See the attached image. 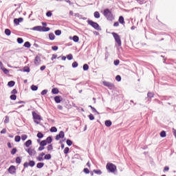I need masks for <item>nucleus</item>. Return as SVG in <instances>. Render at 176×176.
Wrapping results in <instances>:
<instances>
[{
	"label": "nucleus",
	"mask_w": 176,
	"mask_h": 176,
	"mask_svg": "<svg viewBox=\"0 0 176 176\" xmlns=\"http://www.w3.org/2000/svg\"><path fill=\"white\" fill-rule=\"evenodd\" d=\"M103 16L108 20L109 21H112L113 20V14H112V11L111 10L106 8L103 11Z\"/></svg>",
	"instance_id": "f257e3e1"
},
{
	"label": "nucleus",
	"mask_w": 176,
	"mask_h": 176,
	"mask_svg": "<svg viewBox=\"0 0 176 176\" xmlns=\"http://www.w3.org/2000/svg\"><path fill=\"white\" fill-rule=\"evenodd\" d=\"M87 23L89 24V25H91V27H92L97 31H101V27H100V25H98L97 22H94L91 20H88Z\"/></svg>",
	"instance_id": "f03ea898"
},
{
	"label": "nucleus",
	"mask_w": 176,
	"mask_h": 176,
	"mask_svg": "<svg viewBox=\"0 0 176 176\" xmlns=\"http://www.w3.org/2000/svg\"><path fill=\"white\" fill-rule=\"evenodd\" d=\"M106 168L109 173H115L116 171V165L112 163H108L106 166Z\"/></svg>",
	"instance_id": "7ed1b4c3"
},
{
	"label": "nucleus",
	"mask_w": 176,
	"mask_h": 176,
	"mask_svg": "<svg viewBox=\"0 0 176 176\" xmlns=\"http://www.w3.org/2000/svg\"><path fill=\"white\" fill-rule=\"evenodd\" d=\"M111 34H112L116 43L118 44V47L122 46V40L120 39V36H119V34H118V33H115V32H113Z\"/></svg>",
	"instance_id": "20e7f679"
},
{
	"label": "nucleus",
	"mask_w": 176,
	"mask_h": 176,
	"mask_svg": "<svg viewBox=\"0 0 176 176\" xmlns=\"http://www.w3.org/2000/svg\"><path fill=\"white\" fill-rule=\"evenodd\" d=\"M29 166H30V167H34V166H35V161H34V160H30V161L29 162V163H28V162H25V163L23 164V167H24L25 168H28Z\"/></svg>",
	"instance_id": "39448f33"
},
{
	"label": "nucleus",
	"mask_w": 176,
	"mask_h": 176,
	"mask_svg": "<svg viewBox=\"0 0 176 176\" xmlns=\"http://www.w3.org/2000/svg\"><path fill=\"white\" fill-rule=\"evenodd\" d=\"M104 86H107L110 90H112L115 88V85L109 82L104 81L103 82Z\"/></svg>",
	"instance_id": "423d86ee"
},
{
	"label": "nucleus",
	"mask_w": 176,
	"mask_h": 176,
	"mask_svg": "<svg viewBox=\"0 0 176 176\" xmlns=\"http://www.w3.org/2000/svg\"><path fill=\"white\" fill-rule=\"evenodd\" d=\"M32 116L34 120H42V117L35 111H32Z\"/></svg>",
	"instance_id": "0eeeda50"
},
{
	"label": "nucleus",
	"mask_w": 176,
	"mask_h": 176,
	"mask_svg": "<svg viewBox=\"0 0 176 176\" xmlns=\"http://www.w3.org/2000/svg\"><path fill=\"white\" fill-rule=\"evenodd\" d=\"M64 137H65V134L64 133V131H60L59 132V134L56 135L55 140H56V141H58L60 138H64Z\"/></svg>",
	"instance_id": "6e6552de"
},
{
	"label": "nucleus",
	"mask_w": 176,
	"mask_h": 176,
	"mask_svg": "<svg viewBox=\"0 0 176 176\" xmlns=\"http://www.w3.org/2000/svg\"><path fill=\"white\" fill-rule=\"evenodd\" d=\"M41 56H36L35 58H34V64L36 65H41Z\"/></svg>",
	"instance_id": "1a4fd4ad"
},
{
	"label": "nucleus",
	"mask_w": 176,
	"mask_h": 176,
	"mask_svg": "<svg viewBox=\"0 0 176 176\" xmlns=\"http://www.w3.org/2000/svg\"><path fill=\"white\" fill-rule=\"evenodd\" d=\"M8 173H10V174H14V173H16V166L13 165L10 166L8 168Z\"/></svg>",
	"instance_id": "9d476101"
},
{
	"label": "nucleus",
	"mask_w": 176,
	"mask_h": 176,
	"mask_svg": "<svg viewBox=\"0 0 176 176\" xmlns=\"http://www.w3.org/2000/svg\"><path fill=\"white\" fill-rule=\"evenodd\" d=\"M54 99L55 102H56V104H60V102L63 101V97H61L60 96H56L54 97Z\"/></svg>",
	"instance_id": "9b49d317"
},
{
	"label": "nucleus",
	"mask_w": 176,
	"mask_h": 176,
	"mask_svg": "<svg viewBox=\"0 0 176 176\" xmlns=\"http://www.w3.org/2000/svg\"><path fill=\"white\" fill-rule=\"evenodd\" d=\"M23 20H24V19H23L22 17H20L19 19H14V23L16 25H19L20 23L23 22Z\"/></svg>",
	"instance_id": "f8f14e48"
},
{
	"label": "nucleus",
	"mask_w": 176,
	"mask_h": 176,
	"mask_svg": "<svg viewBox=\"0 0 176 176\" xmlns=\"http://www.w3.org/2000/svg\"><path fill=\"white\" fill-rule=\"evenodd\" d=\"M33 31H38L39 32H42V26H34V28H31Z\"/></svg>",
	"instance_id": "ddd939ff"
},
{
	"label": "nucleus",
	"mask_w": 176,
	"mask_h": 176,
	"mask_svg": "<svg viewBox=\"0 0 176 176\" xmlns=\"http://www.w3.org/2000/svg\"><path fill=\"white\" fill-rule=\"evenodd\" d=\"M43 156H45V153L42 152L37 157V160L38 162H43Z\"/></svg>",
	"instance_id": "4468645a"
},
{
	"label": "nucleus",
	"mask_w": 176,
	"mask_h": 176,
	"mask_svg": "<svg viewBox=\"0 0 176 176\" xmlns=\"http://www.w3.org/2000/svg\"><path fill=\"white\" fill-rule=\"evenodd\" d=\"M118 21L120 24H122V25H124L125 22H124V17L123 16H120L118 19Z\"/></svg>",
	"instance_id": "2eb2a0df"
},
{
	"label": "nucleus",
	"mask_w": 176,
	"mask_h": 176,
	"mask_svg": "<svg viewBox=\"0 0 176 176\" xmlns=\"http://www.w3.org/2000/svg\"><path fill=\"white\" fill-rule=\"evenodd\" d=\"M29 155L30 156H35L36 155V151L34 148H31Z\"/></svg>",
	"instance_id": "dca6fc26"
},
{
	"label": "nucleus",
	"mask_w": 176,
	"mask_h": 176,
	"mask_svg": "<svg viewBox=\"0 0 176 176\" xmlns=\"http://www.w3.org/2000/svg\"><path fill=\"white\" fill-rule=\"evenodd\" d=\"M45 141H46L47 144H52L53 142V138L52 136H48Z\"/></svg>",
	"instance_id": "f3484780"
},
{
	"label": "nucleus",
	"mask_w": 176,
	"mask_h": 176,
	"mask_svg": "<svg viewBox=\"0 0 176 176\" xmlns=\"http://www.w3.org/2000/svg\"><path fill=\"white\" fill-rule=\"evenodd\" d=\"M30 145H32V140H28V141H26V142H25V146L27 148H29V146H30Z\"/></svg>",
	"instance_id": "a211bd4d"
},
{
	"label": "nucleus",
	"mask_w": 176,
	"mask_h": 176,
	"mask_svg": "<svg viewBox=\"0 0 176 176\" xmlns=\"http://www.w3.org/2000/svg\"><path fill=\"white\" fill-rule=\"evenodd\" d=\"M104 124L107 127H111L112 126V122L109 120H106Z\"/></svg>",
	"instance_id": "6ab92c4d"
},
{
	"label": "nucleus",
	"mask_w": 176,
	"mask_h": 176,
	"mask_svg": "<svg viewBox=\"0 0 176 176\" xmlns=\"http://www.w3.org/2000/svg\"><path fill=\"white\" fill-rule=\"evenodd\" d=\"M49 39L50 41H54V39H56V36L53 33H50L49 34Z\"/></svg>",
	"instance_id": "aec40b11"
},
{
	"label": "nucleus",
	"mask_w": 176,
	"mask_h": 176,
	"mask_svg": "<svg viewBox=\"0 0 176 176\" xmlns=\"http://www.w3.org/2000/svg\"><path fill=\"white\" fill-rule=\"evenodd\" d=\"M52 94H58V93H60V91H58V89L57 88H53L52 89Z\"/></svg>",
	"instance_id": "412c9836"
},
{
	"label": "nucleus",
	"mask_w": 176,
	"mask_h": 176,
	"mask_svg": "<svg viewBox=\"0 0 176 176\" xmlns=\"http://www.w3.org/2000/svg\"><path fill=\"white\" fill-rule=\"evenodd\" d=\"M48 31H50V28L49 27H42V32H47Z\"/></svg>",
	"instance_id": "4be33fe9"
},
{
	"label": "nucleus",
	"mask_w": 176,
	"mask_h": 176,
	"mask_svg": "<svg viewBox=\"0 0 176 176\" xmlns=\"http://www.w3.org/2000/svg\"><path fill=\"white\" fill-rule=\"evenodd\" d=\"M23 46L24 47H28V49H30V47H31V43H30V41H26L25 42Z\"/></svg>",
	"instance_id": "5701e85b"
},
{
	"label": "nucleus",
	"mask_w": 176,
	"mask_h": 176,
	"mask_svg": "<svg viewBox=\"0 0 176 176\" xmlns=\"http://www.w3.org/2000/svg\"><path fill=\"white\" fill-rule=\"evenodd\" d=\"M43 166H45V163H43V162H38L36 164L37 168H42V167H43Z\"/></svg>",
	"instance_id": "b1692460"
},
{
	"label": "nucleus",
	"mask_w": 176,
	"mask_h": 176,
	"mask_svg": "<svg viewBox=\"0 0 176 176\" xmlns=\"http://www.w3.org/2000/svg\"><path fill=\"white\" fill-rule=\"evenodd\" d=\"M14 85H16V82L13 80H11V81L8 82V86H9L10 87H13V86H14Z\"/></svg>",
	"instance_id": "393cba45"
},
{
	"label": "nucleus",
	"mask_w": 176,
	"mask_h": 176,
	"mask_svg": "<svg viewBox=\"0 0 176 176\" xmlns=\"http://www.w3.org/2000/svg\"><path fill=\"white\" fill-rule=\"evenodd\" d=\"M50 159H52V155H50V154L45 155V156H44L45 160H50Z\"/></svg>",
	"instance_id": "a878e982"
},
{
	"label": "nucleus",
	"mask_w": 176,
	"mask_h": 176,
	"mask_svg": "<svg viewBox=\"0 0 176 176\" xmlns=\"http://www.w3.org/2000/svg\"><path fill=\"white\" fill-rule=\"evenodd\" d=\"M47 145V142H46L45 140H42L40 142V146H46Z\"/></svg>",
	"instance_id": "bb28decb"
},
{
	"label": "nucleus",
	"mask_w": 176,
	"mask_h": 176,
	"mask_svg": "<svg viewBox=\"0 0 176 176\" xmlns=\"http://www.w3.org/2000/svg\"><path fill=\"white\" fill-rule=\"evenodd\" d=\"M154 96H155V94L152 92H148L147 94L148 98H153Z\"/></svg>",
	"instance_id": "cd10ccee"
},
{
	"label": "nucleus",
	"mask_w": 176,
	"mask_h": 176,
	"mask_svg": "<svg viewBox=\"0 0 176 176\" xmlns=\"http://www.w3.org/2000/svg\"><path fill=\"white\" fill-rule=\"evenodd\" d=\"M14 141L15 142H20L21 141V137L20 135L15 136Z\"/></svg>",
	"instance_id": "c85d7f7f"
},
{
	"label": "nucleus",
	"mask_w": 176,
	"mask_h": 176,
	"mask_svg": "<svg viewBox=\"0 0 176 176\" xmlns=\"http://www.w3.org/2000/svg\"><path fill=\"white\" fill-rule=\"evenodd\" d=\"M94 16L95 19H100V12L98 11L95 12Z\"/></svg>",
	"instance_id": "c756f323"
},
{
	"label": "nucleus",
	"mask_w": 176,
	"mask_h": 176,
	"mask_svg": "<svg viewBox=\"0 0 176 176\" xmlns=\"http://www.w3.org/2000/svg\"><path fill=\"white\" fill-rule=\"evenodd\" d=\"M1 70L3 71V72H4L6 75H9V70H8V69L5 67H1Z\"/></svg>",
	"instance_id": "7c9ffc66"
},
{
	"label": "nucleus",
	"mask_w": 176,
	"mask_h": 176,
	"mask_svg": "<svg viewBox=\"0 0 176 176\" xmlns=\"http://www.w3.org/2000/svg\"><path fill=\"white\" fill-rule=\"evenodd\" d=\"M5 34H6V35H7L8 36H10V34H12V32H11L10 30H9V29H6V30H5Z\"/></svg>",
	"instance_id": "2f4dec72"
},
{
	"label": "nucleus",
	"mask_w": 176,
	"mask_h": 176,
	"mask_svg": "<svg viewBox=\"0 0 176 176\" xmlns=\"http://www.w3.org/2000/svg\"><path fill=\"white\" fill-rule=\"evenodd\" d=\"M83 71H88L89 70V65L84 64L82 66Z\"/></svg>",
	"instance_id": "473e14b6"
},
{
	"label": "nucleus",
	"mask_w": 176,
	"mask_h": 176,
	"mask_svg": "<svg viewBox=\"0 0 176 176\" xmlns=\"http://www.w3.org/2000/svg\"><path fill=\"white\" fill-rule=\"evenodd\" d=\"M94 173H95V174H97L98 175H101V174H102V172L101 171V170H94Z\"/></svg>",
	"instance_id": "72a5a7b5"
},
{
	"label": "nucleus",
	"mask_w": 176,
	"mask_h": 176,
	"mask_svg": "<svg viewBox=\"0 0 176 176\" xmlns=\"http://www.w3.org/2000/svg\"><path fill=\"white\" fill-rule=\"evenodd\" d=\"M16 42H18L20 45H21V43H24V40L23 39V38L19 37V38L16 39Z\"/></svg>",
	"instance_id": "f704fd0d"
},
{
	"label": "nucleus",
	"mask_w": 176,
	"mask_h": 176,
	"mask_svg": "<svg viewBox=\"0 0 176 176\" xmlns=\"http://www.w3.org/2000/svg\"><path fill=\"white\" fill-rule=\"evenodd\" d=\"M10 100H12V101H16V98H17V96L14 94H12L10 96Z\"/></svg>",
	"instance_id": "c9c22d12"
},
{
	"label": "nucleus",
	"mask_w": 176,
	"mask_h": 176,
	"mask_svg": "<svg viewBox=\"0 0 176 176\" xmlns=\"http://www.w3.org/2000/svg\"><path fill=\"white\" fill-rule=\"evenodd\" d=\"M73 41L74 42H79V36L75 35L73 36Z\"/></svg>",
	"instance_id": "e433bc0d"
},
{
	"label": "nucleus",
	"mask_w": 176,
	"mask_h": 176,
	"mask_svg": "<svg viewBox=\"0 0 176 176\" xmlns=\"http://www.w3.org/2000/svg\"><path fill=\"white\" fill-rule=\"evenodd\" d=\"M51 133H57V128L56 126H52L50 129Z\"/></svg>",
	"instance_id": "4c0bfd02"
},
{
	"label": "nucleus",
	"mask_w": 176,
	"mask_h": 176,
	"mask_svg": "<svg viewBox=\"0 0 176 176\" xmlns=\"http://www.w3.org/2000/svg\"><path fill=\"white\" fill-rule=\"evenodd\" d=\"M31 89L33 91H36L38 90V86L32 85Z\"/></svg>",
	"instance_id": "58836bf2"
},
{
	"label": "nucleus",
	"mask_w": 176,
	"mask_h": 176,
	"mask_svg": "<svg viewBox=\"0 0 176 176\" xmlns=\"http://www.w3.org/2000/svg\"><path fill=\"white\" fill-rule=\"evenodd\" d=\"M30 67L25 66L23 67V72H30Z\"/></svg>",
	"instance_id": "ea45409f"
},
{
	"label": "nucleus",
	"mask_w": 176,
	"mask_h": 176,
	"mask_svg": "<svg viewBox=\"0 0 176 176\" xmlns=\"http://www.w3.org/2000/svg\"><path fill=\"white\" fill-rule=\"evenodd\" d=\"M66 144L67 145H68V146H71V145H72V140L67 139L66 141Z\"/></svg>",
	"instance_id": "a19ab883"
},
{
	"label": "nucleus",
	"mask_w": 176,
	"mask_h": 176,
	"mask_svg": "<svg viewBox=\"0 0 176 176\" xmlns=\"http://www.w3.org/2000/svg\"><path fill=\"white\" fill-rule=\"evenodd\" d=\"M15 162L17 163V164H20V163H21V158L20 157H17Z\"/></svg>",
	"instance_id": "79ce46f5"
},
{
	"label": "nucleus",
	"mask_w": 176,
	"mask_h": 176,
	"mask_svg": "<svg viewBox=\"0 0 176 176\" xmlns=\"http://www.w3.org/2000/svg\"><path fill=\"white\" fill-rule=\"evenodd\" d=\"M69 147H65L64 151H63V153H65V155H67V153H69Z\"/></svg>",
	"instance_id": "37998d69"
},
{
	"label": "nucleus",
	"mask_w": 176,
	"mask_h": 176,
	"mask_svg": "<svg viewBox=\"0 0 176 176\" xmlns=\"http://www.w3.org/2000/svg\"><path fill=\"white\" fill-rule=\"evenodd\" d=\"M47 149L48 151V152H50V151H52L53 149V144H50L47 146Z\"/></svg>",
	"instance_id": "c03bdc74"
},
{
	"label": "nucleus",
	"mask_w": 176,
	"mask_h": 176,
	"mask_svg": "<svg viewBox=\"0 0 176 176\" xmlns=\"http://www.w3.org/2000/svg\"><path fill=\"white\" fill-rule=\"evenodd\" d=\"M37 137H38V138L41 139V138H42L43 137H44V135H43V133H42L41 132H38V133H37Z\"/></svg>",
	"instance_id": "a18cd8bd"
},
{
	"label": "nucleus",
	"mask_w": 176,
	"mask_h": 176,
	"mask_svg": "<svg viewBox=\"0 0 176 176\" xmlns=\"http://www.w3.org/2000/svg\"><path fill=\"white\" fill-rule=\"evenodd\" d=\"M55 35H56L57 36H59V35H61V30H56Z\"/></svg>",
	"instance_id": "49530a36"
},
{
	"label": "nucleus",
	"mask_w": 176,
	"mask_h": 176,
	"mask_svg": "<svg viewBox=\"0 0 176 176\" xmlns=\"http://www.w3.org/2000/svg\"><path fill=\"white\" fill-rule=\"evenodd\" d=\"M17 152V148H14L11 151V155H16V153Z\"/></svg>",
	"instance_id": "de8ad7c7"
},
{
	"label": "nucleus",
	"mask_w": 176,
	"mask_h": 176,
	"mask_svg": "<svg viewBox=\"0 0 176 176\" xmlns=\"http://www.w3.org/2000/svg\"><path fill=\"white\" fill-rule=\"evenodd\" d=\"M160 137H162V138H164V137H166V132L164 131H161Z\"/></svg>",
	"instance_id": "09e8293b"
},
{
	"label": "nucleus",
	"mask_w": 176,
	"mask_h": 176,
	"mask_svg": "<svg viewBox=\"0 0 176 176\" xmlns=\"http://www.w3.org/2000/svg\"><path fill=\"white\" fill-rule=\"evenodd\" d=\"M67 60H72V58H74V56H72V54H68L67 56Z\"/></svg>",
	"instance_id": "8fccbe9b"
},
{
	"label": "nucleus",
	"mask_w": 176,
	"mask_h": 176,
	"mask_svg": "<svg viewBox=\"0 0 176 176\" xmlns=\"http://www.w3.org/2000/svg\"><path fill=\"white\" fill-rule=\"evenodd\" d=\"M83 173H85V174H89L90 170H89V168H85L83 169Z\"/></svg>",
	"instance_id": "3c124183"
},
{
	"label": "nucleus",
	"mask_w": 176,
	"mask_h": 176,
	"mask_svg": "<svg viewBox=\"0 0 176 176\" xmlns=\"http://www.w3.org/2000/svg\"><path fill=\"white\" fill-rule=\"evenodd\" d=\"M116 80H117V82H120V80H122V77L119 75L116 76Z\"/></svg>",
	"instance_id": "603ef678"
},
{
	"label": "nucleus",
	"mask_w": 176,
	"mask_h": 176,
	"mask_svg": "<svg viewBox=\"0 0 176 176\" xmlns=\"http://www.w3.org/2000/svg\"><path fill=\"white\" fill-rule=\"evenodd\" d=\"M9 121H10L9 116H6L5 117L4 123H9Z\"/></svg>",
	"instance_id": "864d4df0"
},
{
	"label": "nucleus",
	"mask_w": 176,
	"mask_h": 176,
	"mask_svg": "<svg viewBox=\"0 0 176 176\" xmlns=\"http://www.w3.org/2000/svg\"><path fill=\"white\" fill-rule=\"evenodd\" d=\"M78 62L76 61H74L73 63H72V67L73 68H76L78 67Z\"/></svg>",
	"instance_id": "5fc2aeb1"
},
{
	"label": "nucleus",
	"mask_w": 176,
	"mask_h": 176,
	"mask_svg": "<svg viewBox=\"0 0 176 176\" xmlns=\"http://www.w3.org/2000/svg\"><path fill=\"white\" fill-rule=\"evenodd\" d=\"M27 138H28V136H27V135H22V136H21L22 141H25V140H27Z\"/></svg>",
	"instance_id": "6e6d98bb"
},
{
	"label": "nucleus",
	"mask_w": 176,
	"mask_h": 176,
	"mask_svg": "<svg viewBox=\"0 0 176 176\" xmlns=\"http://www.w3.org/2000/svg\"><path fill=\"white\" fill-rule=\"evenodd\" d=\"M41 96H45V94H47V89H44L41 93Z\"/></svg>",
	"instance_id": "4d7b16f0"
},
{
	"label": "nucleus",
	"mask_w": 176,
	"mask_h": 176,
	"mask_svg": "<svg viewBox=\"0 0 176 176\" xmlns=\"http://www.w3.org/2000/svg\"><path fill=\"white\" fill-rule=\"evenodd\" d=\"M120 63V60H119L118 59L114 60L113 62L114 65H119Z\"/></svg>",
	"instance_id": "13d9d810"
},
{
	"label": "nucleus",
	"mask_w": 176,
	"mask_h": 176,
	"mask_svg": "<svg viewBox=\"0 0 176 176\" xmlns=\"http://www.w3.org/2000/svg\"><path fill=\"white\" fill-rule=\"evenodd\" d=\"M52 11H48L46 13L47 17H52Z\"/></svg>",
	"instance_id": "bf43d9fd"
},
{
	"label": "nucleus",
	"mask_w": 176,
	"mask_h": 176,
	"mask_svg": "<svg viewBox=\"0 0 176 176\" xmlns=\"http://www.w3.org/2000/svg\"><path fill=\"white\" fill-rule=\"evenodd\" d=\"M88 118L91 120H94V116L93 114H90L88 116Z\"/></svg>",
	"instance_id": "052dcab7"
},
{
	"label": "nucleus",
	"mask_w": 176,
	"mask_h": 176,
	"mask_svg": "<svg viewBox=\"0 0 176 176\" xmlns=\"http://www.w3.org/2000/svg\"><path fill=\"white\" fill-rule=\"evenodd\" d=\"M52 50H54V52H56V51L58 50V47L56 46V45L55 46H52Z\"/></svg>",
	"instance_id": "680f3d73"
},
{
	"label": "nucleus",
	"mask_w": 176,
	"mask_h": 176,
	"mask_svg": "<svg viewBox=\"0 0 176 176\" xmlns=\"http://www.w3.org/2000/svg\"><path fill=\"white\" fill-rule=\"evenodd\" d=\"M91 110L93 112H96V113H97L98 115H100V113L97 111V109H96V108L91 107Z\"/></svg>",
	"instance_id": "e2e57ef3"
},
{
	"label": "nucleus",
	"mask_w": 176,
	"mask_h": 176,
	"mask_svg": "<svg viewBox=\"0 0 176 176\" xmlns=\"http://www.w3.org/2000/svg\"><path fill=\"white\" fill-rule=\"evenodd\" d=\"M43 149H45V146H40L38 148V151L39 152H41V151H43Z\"/></svg>",
	"instance_id": "0e129e2a"
},
{
	"label": "nucleus",
	"mask_w": 176,
	"mask_h": 176,
	"mask_svg": "<svg viewBox=\"0 0 176 176\" xmlns=\"http://www.w3.org/2000/svg\"><path fill=\"white\" fill-rule=\"evenodd\" d=\"M11 94H14V95L17 94V89H14L11 91Z\"/></svg>",
	"instance_id": "69168bd1"
},
{
	"label": "nucleus",
	"mask_w": 176,
	"mask_h": 176,
	"mask_svg": "<svg viewBox=\"0 0 176 176\" xmlns=\"http://www.w3.org/2000/svg\"><path fill=\"white\" fill-rule=\"evenodd\" d=\"M56 58H57V55H56V54H53L52 55V58H51V60H54V59H56Z\"/></svg>",
	"instance_id": "338daca9"
},
{
	"label": "nucleus",
	"mask_w": 176,
	"mask_h": 176,
	"mask_svg": "<svg viewBox=\"0 0 176 176\" xmlns=\"http://www.w3.org/2000/svg\"><path fill=\"white\" fill-rule=\"evenodd\" d=\"M172 130H173V135L175 136V138H176V130H175V129H172Z\"/></svg>",
	"instance_id": "774afa93"
}]
</instances>
